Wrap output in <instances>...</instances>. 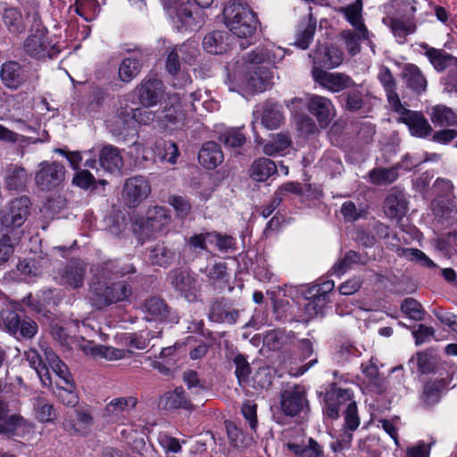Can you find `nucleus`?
<instances>
[{"instance_id": "obj_1", "label": "nucleus", "mask_w": 457, "mask_h": 457, "mask_svg": "<svg viewBox=\"0 0 457 457\" xmlns=\"http://www.w3.org/2000/svg\"><path fill=\"white\" fill-rule=\"evenodd\" d=\"M285 50L273 44L257 48L247 57H237L226 65L230 91L261 93L270 86L272 75L268 66H275L285 56Z\"/></svg>"}, {"instance_id": "obj_2", "label": "nucleus", "mask_w": 457, "mask_h": 457, "mask_svg": "<svg viewBox=\"0 0 457 457\" xmlns=\"http://www.w3.org/2000/svg\"><path fill=\"white\" fill-rule=\"evenodd\" d=\"M224 22L230 32L243 41L239 42L242 49L251 44L258 19L253 10L247 5L236 2H228L223 9Z\"/></svg>"}, {"instance_id": "obj_3", "label": "nucleus", "mask_w": 457, "mask_h": 457, "mask_svg": "<svg viewBox=\"0 0 457 457\" xmlns=\"http://www.w3.org/2000/svg\"><path fill=\"white\" fill-rule=\"evenodd\" d=\"M130 294V287L122 281L109 282L96 278L89 286V299L97 310L124 301Z\"/></svg>"}, {"instance_id": "obj_4", "label": "nucleus", "mask_w": 457, "mask_h": 457, "mask_svg": "<svg viewBox=\"0 0 457 457\" xmlns=\"http://www.w3.org/2000/svg\"><path fill=\"white\" fill-rule=\"evenodd\" d=\"M162 0L163 8L171 15L174 11L172 21L179 31L195 30L202 27L204 15L202 11L193 10L194 4L190 1Z\"/></svg>"}, {"instance_id": "obj_5", "label": "nucleus", "mask_w": 457, "mask_h": 457, "mask_svg": "<svg viewBox=\"0 0 457 457\" xmlns=\"http://www.w3.org/2000/svg\"><path fill=\"white\" fill-rule=\"evenodd\" d=\"M31 206L27 195L11 199L0 209V224L8 232L20 228L30 215Z\"/></svg>"}, {"instance_id": "obj_6", "label": "nucleus", "mask_w": 457, "mask_h": 457, "mask_svg": "<svg viewBox=\"0 0 457 457\" xmlns=\"http://www.w3.org/2000/svg\"><path fill=\"white\" fill-rule=\"evenodd\" d=\"M26 53L36 59H53L60 53V48L53 44L47 36V31L40 23L37 24L34 33L24 42Z\"/></svg>"}, {"instance_id": "obj_7", "label": "nucleus", "mask_w": 457, "mask_h": 457, "mask_svg": "<svg viewBox=\"0 0 457 457\" xmlns=\"http://www.w3.org/2000/svg\"><path fill=\"white\" fill-rule=\"evenodd\" d=\"M2 320L4 329L18 340L31 339L38 331L34 320L13 311L2 313Z\"/></svg>"}, {"instance_id": "obj_8", "label": "nucleus", "mask_w": 457, "mask_h": 457, "mask_svg": "<svg viewBox=\"0 0 457 457\" xmlns=\"http://www.w3.org/2000/svg\"><path fill=\"white\" fill-rule=\"evenodd\" d=\"M393 110L399 114L398 121L408 127L411 136L424 138L431 135L432 127L421 112L411 111L402 104Z\"/></svg>"}, {"instance_id": "obj_9", "label": "nucleus", "mask_w": 457, "mask_h": 457, "mask_svg": "<svg viewBox=\"0 0 457 457\" xmlns=\"http://www.w3.org/2000/svg\"><path fill=\"white\" fill-rule=\"evenodd\" d=\"M141 116L140 109L120 108L107 120V128L114 136H122L126 130L133 129L137 130L141 121L137 117Z\"/></svg>"}, {"instance_id": "obj_10", "label": "nucleus", "mask_w": 457, "mask_h": 457, "mask_svg": "<svg viewBox=\"0 0 457 457\" xmlns=\"http://www.w3.org/2000/svg\"><path fill=\"white\" fill-rule=\"evenodd\" d=\"M39 167L40 169L35 176V181L41 190L49 191L58 187L64 180L65 169L60 162H42Z\"/></svg>"}, {"instance_id": "obj_11", "label": "nucleus", "mask_w": 457, "mask_h": 457, "mask_svg": "<svg viewBox=\"0 0 457 457\" xmlns=\"http://www.w3.org/2000/svg\"><path fill=\"white\" fill-rule=\"evenodd\" d=\"M86 273L87 265L83 262L79 260L71 261L58 269L55 279L59 285L78 289L84 286Z\"/></svg>"}, {"instance_id": "obj_12", "label": "nucleus", "mask_w": 457, "mask_h": 457, "mask_svg": "<svg viewBox=\"0 0 457 457\" xmlns=\"http://www.w3.org/2000/svg\"><path fill=\"white\" fill-rule=\"evenodd\" d=\"M312 75L315 83L333 93L341 92L354 85L351 77L345 73L328 72L318 67L312 68Z\"/></svg>"}, {"instance_id": "obj_13", "label": "nucleus", "mask_w": 457, "mask_h": 457, "mask_svg": "<svg viewBox=\"0 0 457 457\" xmlns=\"http://www.w3.org/2000/svg\"><path fill=\"white\" fill-rule=\"evenodd\" d=\"M280 409L289 417L299 415L308 409V401L303 387L295 386L280 393Z\"/></svg>"}, {"instance_id": "obj_14", "label": "nucleus", "mask_w": 457, "mask_h": 457, "mask_svg": "<svg viewBox=\"0 0 457 457\" xmlns=\"http://www.w3.org/2000/svg\"><path fill=\"white\" fill-rule=\"evenodd\" d=\"M306 108L321 128H326L336 115L332 101L320 95H307Z\"/></svg>"}, {"instance_id": "obj_15", "label": "nucleus", "mask_w": 457, "mask_h": 457, "mask_svg": "<svg viewBox=\"0 0 457 457\" xmlns=\"http://www.w3.org/2000/svg\"><path fill=\"white\" fill-rule=\"evenodd\" d=\"M168 312L167 304L159 297H152L145 302V320L154 323V330L150 331L147 337L154 338L161 334L160 324L165 321Z\"/></svg>"}, {"instance_id": "obj_16", "label": "nucleus", "mask_w": 457, "mask_h": 457, "mask_svg": "<svg viewBox=\"0 0 457 457\" xmlns=\"http://www.w3.org/2000/svg\"><path fill=\"white\" fill-rule=\"evenodd\" d=\"M312 60L313 67L334 69L338 67L344 60L343 52L335 46L319 45L316 49L309 54Z\"/></svg>"}, {"instance_id": "obj_17", "label": "nucleus", "mask_w": 457, "mask_h": 457, "mask_svg": "<svg viewBox=\"0 0 457 457\" xmlns=\"http://www.w3.org/2000/svg\"><path fill=\"white\" fill-rule=\"evenodd\" d=\"M169 279L172 287L179 291L185 298L193 302L196 300L198 285L194 276L186 270H175L170 272Z\"/></svg>"}, {"instance_id": "obj_18", "label": "nucleus", "mask_w": 457, "mask_h": 457, "mask_svg": "<svg viewBox=\"0 0 457 457\" xmlns=\"http://www.w3.org/2000/svg\"><path fill=\"white\" fill-rule=\"evenodd\" d=\"M363 4L362 0H356L354 3L339 8L338 12L342 13L350 25L361 35L363 41H370L371 33L364 23L362 16Z\"/></svg>"}, {"instance_id": "obj_19", "label": "nucleus", "mask_w": 457, "mask_h": 457, "mask_svg": "<svg viewBox=\"0 0 457 457\" xmlns=\"http://www.w3.org/2000/svg\"><path fill=\"white\" fill-rule=\"evenodd\" d=\"M352 399L353 392L350 389L336 388L326 395L323 411L328 418L337 420L341 406L347 405Z\"/></svg>"}, {"instance_id": "obj_20", "label": "nucleus", "mask_w": 457, "mask_h": 457, "mask_svg": "<svg viewBox=\"0 0 457 457\" xmlns=\"http://www.w3.org/2000/svg\"><path fill=\"white\" fill-rule=\"evenodd\" d=\"M420 53L425 55L430 64L437 71H443L452 64H455L457 58L443 49L429 46L427 43L420 44Z\"/></svg>"}, {"instance_id": "obj_21", "label": "nucleus", "mask_w": 457, "mask_h": 457, "mask_svg": "<svg viewBox=\"0 0 457 457\" xmlns=\"http://www.w3.org/2000/svg\"><path fill=\"white\" fill-rule=\"evenodd\" d=\"M231 45V37L225 31H212L203 39L204 51L211 54H222L226 53Z\"/></svg>"}, {"instance_id": "obj_22", "label": "nucleus", "mask_w": 457, "mask_h": 457, "mask_svg": "<svg viewBox=\"0 0 457 457\" xmlns=\"http://www.w3.org/2000/svg\"><path fill=\"white\" fill-rule=\"evenodd\" d=\"M224 160V155L220 146L215 142L204 143L199 153L198 162L207 170H214Z\"/></svg>"}, {"instance_id": "obj_23", "label": "nucleus", "mask_w": 457, "mask_h": 457, "mask_svg": "<svg viewBox=\"0 0 457 457\" xmlns=\"http://www.w3.org/2000/svg\"><path fill=\"white\" fill-rule=\"evenodd\" d=\"M260 113L262 124L268 129H278L284 121V115L277 103L267 102L262 110H255L253 115Z\"/></svg>"}, {"instance_id": "obj_24", "label": "nucleus", "mask_w": 457, "mask_h": 457, "mask_svg": "<svg viewBox=\"0 0 457 457\" xmlns=\"http://www.w3.org/2000/svg\"><path fill=\"white\" fill-rule=\"evenodd\" d=\"M169 103L171 104V106L169 108L165 106L162 122L166 129L172 130L184 125L185 114L181 108L180 99L177 95L170 96Z\"/></svg>"}, {"instance_id": "obj_25", "label": "nucleus", "mask_w": 457, "mask_h": 457, "mask_svg": "<svg viewBox=\"0 0 457 457\" xmlns=\"http://www.w3.org/2000/svg\"><path fill=\"white\" fill-rule=\"evenodd\" d=\"M3 84L11 89H17L24 81L25 76L22 68L17 62H4L0 71Z\"/></svg>"}, {"instance_id": "obj_26", "label": "nucleus", "mask_w": 457, "mask_h": 457, "mask_svg": "<svg viewBox=\"0 0 457 457\" xmlns=\"http://www.w3.org/2000/svg\"><path fill=\"white\" fill-rule=\"evenodd\" d=\"M169 221L170 216L165 208L159 206L149 208L145 219V236L148 232H162Z\"/></svg>"}, {"instance_id": "obj_27", "label": "nucleus", "mask_w": 457, "mask_h": 457, "mask_svg": "<svg viewBox=\"0 0 457 457\" xmlns=\"http://www.w3.org/2000/svg\"><path fill=\"white\" fill-rule=\"evenodd\" d=\"M382 22L390 28L391 32L400 44L404 43L408 35L416 30V25L412 20H399L389 15L383 18Z\"/></svg>"}, {"instance_id": "obj_28", "label": "nucleus", "mask_w": 457, "mask_h": 457, "mask_svg": "<svg viewBox=\"0 0 457 457\" xmlns=\"http://www.w3.org/2000/svg\"><path fill=\"white\" fill-rule=\"evenodd\" d=\"M143 178L136 176L126 180L123 189V197L125 204L129 208L137 207L142 200Z\"/></svg>"}, {"instance_id": "obj_29", "label": "nucleus", "mask_w": 457, "mask_h": 457, "mask_svg": "<svg viewBox=\"0 0 457 457\" xmlns=\"http://www.w3.org/2000/svg\"><path fill=\"white\" fill-rule=\"evenodd\" d=\"M99 165L109 172L120 171L123 159L120 150L112 145H104L99 154Z\"/></svg>"}, {"instance_id": "obj_30", "label": "nucleus", "mask_w": 457, "mask_h": 457, "mask_svg": "<svg viewBox=\"0 0 457 457\" xmlns=\"http://www.w3.org/2000/svg\"><path fill=\"white\" fill-rule=\"evenodd\" d=\"M403 78L406 86L412 91L420 94L427 88V79L420 68L414 64H407L403 71Z\"/></svg>"}, {"instance_id": "obj_31", "label": "nucleus", "mask_w": 457, "mask_h": 457, "mask_svg": "<svg viewBox=\"0 0 457 457\" xmlns=\"http://www.w3.org/2000/svg\"><path fill=\"white\" fill-rule=\"evenodd\" d=\"M137 403V400L133 396L115 398L105 406L104 415L110 421H115L124 411L135 408Z\"/></svg>"}, {"instance_id": "obj_32", "label": "nucleus", "mask_w": 457, "mask_h": 457, "mask_svg": "<svg viewBox=\"0 0 457 457\" xmlns=\"http://www.w3.org/2000/svg\"><path fill=\"white\" fill-rule=\"evenodd\" d=\"M25 356L29 366L36 370L42 385L49 387L52 385L50 373L38 352L35 349H29L25 352Z\"/></svg>"}, {"instance_id": "obj_33", "label": "nucleus", "mask_w": 457, "mask_h": 457, "mask_svg": "<svg viewBox=\"0 0 457 457\" xmlns=\"http://www.w3.org/2000/svg\"><path fill=\"white\" fill-rule=\"evenodd\" d=\"M287 448L296 457H324V450L315 439L310 437L307 445L287 443Z\"/></svg>"}, {"instance_id": "obj_34", "label": "nucleus", "mask_w": 457, "mask_h": 457, "mask_svg": "<svg viewBox=\"0 0 457 457\" xmlns=\"http://www.w3.org/2000/svg\"><path fill=\"white\" fill-rule=\"evenodd\" d=\"M430 120L435 126L451 127L457 125V115L445 105H435L429 112Z\"/></svg>"}, {"instance_id": "obj_35", "label": "nucleus", "mask_w": 457, "mask_h": 457, "mask_svg": "<svg viewBox=\"0 0 457 457\" xmlns=\"http://www.w3.org/2000/svg\"><path fill=\"white\" fill-rule=\"evenodd\" d=\"M378 79L382 84L386 93L389 104L392 109L401 104L398 94L396 93L395 80L392 75V72L387 67H382L378 73Z\"/></svg>"}, {"instance_id": "obj_36", "label": "nucleus", "mask_w": 457, "mask_h": 457, "mask_svg": "<svg viewBox=\"0 0 457 457\" xmlns=\"http://www.w3.org/2000/svg\"><path fill=\"white\" fill-rule=\"evenodd\" d=\"M406 202L403 194H390L385 201L384 212L390 219L401 220L406 212Z\"/></svg>"}, {"instance_id": "obj_37", "label": "nucleus", "mask_w": 457, "mask_h": 457, "mask_svg": "<svg viewBox=\"0 0 457 457\" xmlns=\"http://www.w3.org/2000/svg\"><path fill=\"white\" fill-rule=\"evenodd\" d=\"M251 177L259 182L267 180L277 172L275 162L267 158H260L254 161L251 166Z\"/></svg>"}, {"instance_id": "obj_38", "label": "nucleus", "mask_w": 457, "mask_h": 457, "mask_svg": "<svg viewBox=\"0 0 457 457\" xmlns=\"http://www.w3.org/2000/svg\"><path fill=\"white\" fill-rule=\"evenodd\" d=\"M29 176L26 170L17 165H10L6 171L5 184L9 190H21L25 188Z\"/></svg>"}, {"instance_id": "obj_39", "label": "nucleus", "mask_w": 457, "mask_h": 457, "mask_svg": "<svg viewBox=\"0 0 457 457\" xmlns=\"http://www.w3.org/2000/svg\"><path fill=\"white\" fill-rule=\"evenodd\" d=\"M2 18L11 33L21 34L25 31L26 24L20 9L14 7L5 8Z\"/></svg>"}, {"instance_id": "obj_40", "label": "nucleus", "mask_w": 457, "mask_h": 457, "mask_svg": "<svg viewBox=\"0 0 457 457\" xmlns=\"http://www.w3.org/2000/svg\"><path fill=\"white\" fill-rule=\"evenodd\" d=\"M46 361L52 370L62 380L63 383H70L73 379L67 365L51 349L45 350Z\"/></svg>"}, {"instance_id": "obj_41", "label": "nucleus", "mask_w": 457, "mask_h": 457, "mask_svg": "<svg viewBox=\"0 0 457 457\" xmlns=\"http://www.w3.org/2000/svg\"><path fill=\"white\" fill-rule=\"evenodd\" d=\"M399 168L400 164L387 169H373L369 172L370 180L372 184L378 186L391 184L398 179Z\"/></svg>"}, {"instance_id": "obj_42", "label": "nucleus", "mask_w": 457, "mask_h": 457, "mask_svg": "<svg viewBox=\"0 0 457 457\" xmlns=\"http://www.w3.org/2000/svg\"><path fill=\"white\" fill-rule=\"evenodd\" d=\"M63 385L56 384L54 395L64 405L68 407H75L79 403V395L76 389V385L72 379L70 383H63Z\"/></svg>"}, {"instance_id": "obj_43", "label": "nucleus", "mask_w": 457, "mask_h": 457, "mask_svg": "<svg viewBox=\"0 0 457 457\" xmlns=\"http://www.w3.org/2000/svg\"><path fill=\"white\" fill-rule=\"evenodd\" d=\"M291 139L288 134H277L272 139L263 145V153L267 155L283 154L290 146Z\"/></svg>"}, {"instance_id": "obj_44", "label": "nucleus", "mask_w": 457, "mask_h": 457, "mask_svg": "<svg viewBox=\"0 0 457 457\" xmlns=\"http://www.w3.org/2000/svg\"><path fill=\"white\" fill-rule=\"evenodd\" d=\"M33 406L36 411V417L40 422H50L55 420L56 412L54 405L41 396H37L33 400Z\"/></svg>"}, {"instance_id": "obj_45", "label": "nucleus", "mask_w": 457, "mask_h": 457, "mask_svg": "<svg viewBox=\"0 0 457 457\" xmlns=\"http://www.w3.org/2000/svg\"><path fill=\"white\" fill-rule=\"evenodd\" d=\"M163 96V84L160 79L145 83V108L155 105Z\"/></svg>"}, {"instance_id": "obj_46", "label": "nucleus", "mask_w": 457, "mask_h": 457, "mask_svg": "<svg viewBox=\"0 0 457 457\" xmlns=\"http://www.w3.org/2000/svg\"><path fill=\"white\" fill-rule=\"evenodd\" d=\"M316 30V22L309 19L303 22L299 29L295 45L301 49H307L313 39Z\"/></svg>"}, {"instance_id": "obj_47", "label": "nucleus", "mask_w": 457, "mask_h": 457, "mask_svg": "<svg viewBox=\"0 0 457 457\" xmlns=\"http://www.w3.org/2000/svg\"><path fill=\"white\" fill-rule=\"evenodd\" d=\"M173 51H177L179 58L182 59L188 65L195 63L197 56L199 55L198 45L195 41L187 40L179 46H176L171 48Z\"/></svg>"}, {"instance_id": "obj_48", "label": "nucleus", "mask_w": 457, "mask_h": 457, "mask_svg": "<svg viewBox=\"0 0 457 457\" xmlns=\"http://www.w3.org/2000/svg\"><path fill=\"white\" fill-rule=\"evenodd\" d=\"M173 254L171 252L164 247L163 244H157L154 248L150 250L148 259L152 265H157L161 267L168 266Z\"/></svg>"}, {"instance_id": "obj_49", "label": "nucleus", "mask_w": 457, "mask_h": 457, "mask_svg": "<svg viewBox=\"0 0 457 457\" xmlns=\"http://www.w3.org/2000/svg\"><path fill=\"white\" fill-rule=\"evenodd\" d=\"M132 349L120 350L104 345H95L90 348L92 355L102 356L107 360H120L126 357L127 353H132Z\"/></svg>"}, {"instance_id": "obj_50", "label": "nucleus", "mask_w": 457, "mask_h": 457, "mask_svg": "<svg viewBox=\"0 0 457 457\" xmlns=\"http://www.w3.org/2000/svg\"><path fill=\"white\" fill-rule=\"evenodd\" d=\"M140 72L139 60L128 57L123 59L119 69L121 80L129 82Z\"/></svg>"}, {"instance_id": "obj_51", "label": "nucleus", "mask_w": 457, "mask_h": 457, "mask_svg": "<svg viewBox=\"0 0 457 457\" xmlns=\"http://www.w3.org/2000/svg\"><path fill=\"white\" fill-rule=\"evenodd\" d=\"M305 298L308 300V303L304 305L305 319L309 320L322 316L326 301L320 300L315 295H308V291L305 292Z\"/></svg>"}, {"instance_id": "obj_52", "label": "nucleus", "mask_w": 457, "mask_h": 457, "mask_svg": "<svg viewBox=\"0 0 457 457\" xmlns=\"http://www.w3.org/2000/svg\"><path fill=\"white\" fill-rule=\"evenodd\" d=\"M219 140L228 147L237 148L243 145L245 137L239 129L230 128L220 134Z\"/></svg>"}, {"instance_id": "obj_53", "label": "nucleus", "mask_w": 457, "mask_h": 457, "mask_svg": "<svg viewBox=\"0 0 457 457\" xmlns=\"http://www.w3.org/2000/svg\"><path fill=\"white\" fill-rule=\"evenodd\" d=\"M0 420L1 435H14L17 428L24 425L23 417L17 413H9L5 419Z\"/></svg>"}, {"instance_id": "obj_54", "label": "nucleus", "mask_w": 457, "mask_h": 457, "mask_svg": "<svg viewBox=\"0 0 457 457\" xmlns=\"http://www.w3.org/2000/svg\"><path fill=\"white\" fill-rule=\"evenodd\" d=\"M345 41V47L351 55H355L361 51V41L363 40L360 33H354L351 29H345L340 33Z\"/></svg>"}, {"instance_id": "obj_55", "label": "nucleus", "mask_w": 457, "mask_h": 457, "mask_svg": "<svg viewBox=\"0 0 457 457\" xmlns=\"http://www.w3.org/2000/svg\"><path fill=\"white\" fill-rule=\"evenodd\" d=\"M210 244H214L220 252H228L236 248L237 241L231 236L211 232Z\"/></svg>"}, {"instance_id": "obj_56", "label": "nucleus", "mask_w": 457, "mask_h": 457, "mask_svg": "<svg viewBox=\"0 0 457 457\" xmlns=\"http://www.w3.org/2000/svg\"><path fill=\"white\" fill-rule=\"evenodd\" d=\"M360 426L358 409L353 399L348 403L345 411V428L352 434Z\"/></svg>"}, {"instance_id": "obj_57", "label": "nucleus", "mask_w": 457, "mask_h": 457, "mask_svg": "<svg viewBox=\"0 0 457 457\" xmlns=\"http://www.w3.org/2000/svg\"><path fill=\"white\" fill-rule=\"evenodd\" d=\"M290 340V335L281 330L270 331L265 338L267 345L274 351L281 350Z\"/></svg>"}, {"instance_id": "obj_58", "label": "nucleus", "mask_w": 457, "mask_h": 457, "mask_svg": "<svg viewBox=\"0 0 457 457\" xmlns=\"http://www.w3.org/2000/svg\"><path fill=\"white\" fill-rule=\"evenodd\" d=\"M401 309L403 312L411 320H421L424 317V311L422 310L421 304L412 298L405 299L401 305Z\"/></svg>"}, {"instance_id": "obj_59", "label": "nucleus", "mask_w": 457, "mask_h": 457, "mask_svg": "<svg viewBox=\"0 0 457 457\" xmlns=\"http://www.w3.org/2000/svg\"><path fill=\"white\" fill-rule=\"evenodd\" d=\"M14 400L7 390V385L0 380V420H4L12 412Z\"/></svg>"}, {"instance_id": "obj_60", "label": "nucleus", "mask_w": 457, "mask_h": 457, "mask_svg": "<svg viewBox=\"0 0 457 457\" xmlns=\"http://www.w3.org/2000/svg\"><path fill=\"white\" fill-rule=\"evenodd\" d=\"M14 252V244L8 231L0 230V264L6 262Z\"/></svg>"}, {"instance_id": "obj_61", "label": "nucleus", "mask_w": 457, "mask_h": 457, "mask_svg": "<svg viewBox=\"0 0 457 457\" xmlns=\"http://www.w3.org/2000/svg\"><path fill=\"white\" fill-rule=\"evenodd\" d=\"M234 363L236 366L235 373L239 384L246 382L251 374V368L249 362L247 361L244 355L237 354L234 358Z\"/></svg>"}, {"instance_id": "obj_62", "label": "nucleus", "mask_w": 457, "mask_h": 457, "mask_svg": "<svg viewBox=\"0 0 457 457\" xmlns=\"http://www.w3.org/2000/svg\"><path fill=\"white\" fill-rule=\"evenodd\" d=\"M203 272L208 277L212 282L223 280L227 276V266L223 262H216L206 266Z\"/></svg>"}, {"instance_id": "obj_63", "label": "nucleus", "mask_w": 457, "mask_h": 457, "mask_svg": "<svg viewBox=\"0 0 457 457\" xmlns=\"http://www.w3.org/2000/svg\"><path fill=\"white\" fill-rule=\"evenodd\" d=\"M437 248L445 254H451L457 251V232H451L439 238L436 243Z\"/></svg>"}, {"instance_id": "obj_64", "label": "nucleus", "mask_w": 457, "mask_h": 457, "mask_svg": "<svg viewBox=\"0 0 457 457\" xmlns=\"http://www.w3.org/2000/svg\"><path fill=\"white\" fill-rule=\"evenodd\" d=\"M168 203L174 208L177 215L180 218L187 217L191 212V204L189 201L181 196H170Z\"/></svg>"}]
</instances>
